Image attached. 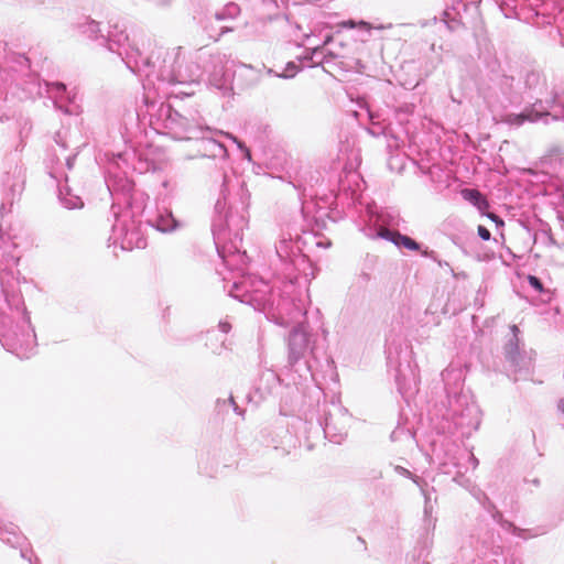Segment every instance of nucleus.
I'll return each mask as SVG.
<instances>
[{
	"mask_svg": "<svg viewBox=\"0 0 564 564\" xmlns=\"http://www.w3.org/2000/svg\"><path fill=\"white\" fill-rule=\"evenodd\" d=\"M540 117L539 113H509L503 118V121L511 126H521L524 121H535Z\"/></svg>",
	"mask_w": 564,
	"mask_h": 564,
	"instance_id": "obj_15",
	"label": "nucleus"
},
{
	"mask_svg": "<svg viewBox=\"0 0 564 564\" xmlns=\"http://www.w3.org/2000/svg\"><path fill=\"white\" fill-rule=\"evenodd\" d=\"M477 231L482 240H489L491 237L490 231L485 226L479 225Z\"/></svg>",
	"mask_w": 564,
	"mask_h": 564,
	"instance_id": "obj_24",
	"label": "nucleus"
},
{
	"mask_svg": "<svg viewBox=\"0 0 564 564\" xmlns=\"http://www.w3.org/2000/svg\"><path fill=\"white\" fill-rule=\"evenodd\" d=\"M462 196L464 199L475 205L480 212H485L489 208L488 200L478 189L465 188L462 191Z\"/></svg>",
	"mask_w": 564,
	"mask_h": 564,
	"instance_id": "obj_12",
	"label": "nucleus"
},
{
	"mask_svg": "<svg viewBox=\"0 0 564 564\" xmlns=\"http://www.w3.org/2000/svg\"><path fill=\"white\" fill-rule=\"evenodd\" d=\"M155 120L161 132L174 140L205 139V131L208 130L199 122L191 123L167 104L160 105Z\"/></svg>",
	"mask_w": 564,
	"mask_h": 564,
	"instance_id": "obj_5",
	"label": "nucleus"
},
{
	"mask_svg": "<svg viewBox=\"0 0 564 564\" xmlns=\"http://www.w3.org/2000/svg\"><path fill=\"white\" fill-rule=\"evenodd\" d=\"M333 41V35H327L322 47L328 45Z\"/></svg>",
	"mask_w": 564,
	"mask_h": 564,
	"instance_id": "obj_28",
	"label": "nucleus"
},
{
	"mask_svg": "<svg viewBox=\"0 0 564 564\" xmlns=\"http://www.w3.org/2000/svg\"><path fill=\"white\" fill-rule=\"evenodd\" d=\"M74 160H75V156H69L66 159V165L68 167V170H70L73 167V164H74Z\"/></svg>",
	"mask_w": 564,
	"mask_h": 564,
	"instance_id": "obj_27",
	"label": "nucleus"
},
{
	"mask_svg": "<svg viewBox=\"0 0 564 564\" xmlns=\"http://www.w3.org/2000/svg\"><path fill=\"white\" fill-rule=\"evenodd\" d=\"M218 330L220 333H223L224 335L228 334L231 329V324L228 322V319H221L219 323H218Z\"/></svg>",
	"mask_w": 564,
	"mask_h": 564,
	"instance_id": "obj_23",
	"label": "nucleus"
},
{
	"mask_svg": "<svg viewBox=\"0 0 564 564\" xmlns=\"http://www.w3.org/2000/svg\"><path fill=\"white\" fill-rule=\"evenodd\" d=\"M47 91L57 100L63 98V94L66 93V87L62 83H53L48 85Z\"/></svg>",
	"mask_w": 564,
	"mask_h": 564,
	"instance_id": "obj_19",
	"label": "nucleus"
},
{
	"mask_svg": "<svg viewBox=\"0 0 564 564\" xmlns=\"http://www.w3.org/2000/svg\"><path fill=\"white\" fill-rule=\"evenodd\" d=\"M147 221L161 232H172L181 227L180 221L174 218L172 212L167 208L159 209Z\"/></svg>",
	"mask_w": 564,
	"mask_h": 564,
	"instance_id": "obj_9",
	"label": "nucleus"
},
{
	"mask_svg": "<svg viewBox=\"0 0 564 564\" xmlns=\"http://www.w3.org/2000/svg\"><path fill=\"white\" fill-rule=\"evenodd\" d=\"M528 281H529V284L534 288L536 291L539 292H542L543 291V284L542 282L540 281V279H538L536 276L534 275H529L528 276Z\"/></svg>",
	"mask_w": 564,
	"mask_h": 564,
	"instance_id": "obj_21",
	"label": "nucleus"
},
{
	"mask_svg": "<svg viewBox=\"0 0 564 564\" xmlns=\"http://www.w3.org/2000/svg\"><path fill=\"white\" fill-rule=\"evenodd\" d=\"M206 346L212 350L213 354L218 356L224 355L229 349L227 339H218L214 329L208 332Z\"/></svg>",
	"mask_w": 564,
	"mask_h": 564,
	"instance_id": "obj_13",
	"label": "nucleus"
},
{
	"mask_svg": "<svg viewBox=\"0 0 564 564\" xmlns=\"http://www.w3.org/2000/svg\"><path fill=\"white\" fill-rule=\"evenodd\" d=\"M0 539L11 546H18L21 544L22 536L18 532V529L14 525L9 527H0Z\"/></svg>",
	"mask_w": 564,
	"mask_h": 564,
	"instance_id": "obj_14",
	"label": "nucleus"
},
{
	"mask_svg": "<svg viewBox=\"0 0 564 564\" xmlns=\"http://www.w3.org/2000/svg\"><path fill=\"white\" fill-rule=\"evenodd\" d=\"M162 187L165 189L166 194H173L176 191V183L171 180H164Z\"/></svg>",
	"mask_w": 564,
	"mask_h": 564,
	"instance_id": "obj_22",
	"label": "nucleus"
},
{
	"mask_svg": "<svg viewBox=\"0 0 564 564\" xmlns=\"http://www.w3.org/2000/svg\"><path fill=\"white\" fill-rule=\"evenodd\" d=\"M489 218H491L492 220H497L498 219V217L495 214H489Z\"/></svg>",
	"mask_w": 564,
	"mask_h": 564,
	"instance_id": "obj_30",
	"label": "nucleus"
},
{
	"mask_svg": "<svg viewBox=\"0 0 564 564\" xmlns=\"http://www.w3.org/2000/svg\"><path fill=\"white\" fill-rule=\"evenodd\" d=\"M107 187L108 189L110 191V193H117L119 191H122V192H130L131 188H132V185L128 182V181H123V183L121 185L117 184L115 181H112L111 178H108L107 180Z\"/></svg>",
	"mask_w": 564,
	"mask_h": 564,
	"instance_id": "obj_18",
	"label": "nucleus"
},
{
	"mask_svg": "<svg viewBox=\"0 0 564 564\" xmlns=\"http://www.w3.org/2000/svg\"><path fill=\"white\" fill-rule=\"evenodd\" d=\"M79 31L89 39L100 41L109 52L117 54L132 73H141L149 68L150 61L141 58V51L138 44L129 37L126 30L118 23L109 24L107 33L104 34L100 23L84 18L78 23Z\"/></svg>",
	"mask_w": 564,
	"mask_h": 564,
	"instance_id": "obj_3",
	"label": "nucleus"
},
{
	"mask_svg": "<svg viewBox=\"0 0 564 564\" xmlns=\"http://www.w3.org/2000/svg\"><path fill=\"white\" fill-rule=\"evenodd\" d=\"M112 212L116 216V221L112 226V232L109 238L112 243L119 245L122 250L142 249L147 246V239L138 225L129 213L118 215L115 205Z\"/></svg>",
	"mask_w": 564,
	"mask_h": 564,
	"instance_id": "obj_6",
	"label": "nucleus"
},
{
	"mask_svg": "<svg viewBox=\"0 0 564 564\" xmlns=\"http://www.w3.org/2000/svg\"><path fill=\"white\" fill-rule=\"evenodd\" d=\"M10 315L0 312V341L2 346L17 357L30 358L36 347V335L24 301L20 293L9 294L3 290Z\"/></svg>",
	"mask_w": 564,
	"mask_h": 564,
	"instance_id": "obj_2",
	"label": "nucleus"
},
{
	"mask_svg": "<svg viewBox=\"0 0 564 564\" xmlns=\"http://www.w3.org/2000/svg\"><path fill=\"white\" fill-rule=\"evenodd\" d=\"M225 209V200L218 199L215 204L216 216L212 223V231L218 253L228 269V274L224 276V290L230 297L245 303L247 295V250L243 234L239 229H234L238 218L234 215H223Z\"/></svg>",
	"mask_w": 564,
	"mask_h": 564,
	"instance_id": "obj_1",
	"label": "nucleus"
},
{
	"mask_svg": "<svg viewBox=\"0 0 564 564\" xmlns=\"http://www.w3.org/2000/svg\"><path fill=\"white\" fill-rule=\"evenodd\" d=\"M141 58L150 61L149 68L138 73L140 76L144 75L148 80L155 73V68H158L160 80L167 84L195 83L200 76L199 66L194 62L185 59L184 51L181 46L171 50L159 47L155 61H152V57L143 56L141 52Z\"/></svg>",
	"mask_w": 564,
	"mask_h": 564,
	"instance_id": "obj_4",
	"label": "nucleus"
},
{
	"mask_svg": "<svg viewBox=\"0 0 564 564\" xmlns=\"http://www.w3.org/2000/svg\"><path fill=\"white\" fill-rule=\"evenodd\" d=\"M213 416L217 422L242 423L245 421V410L236 403L232 395L218 398L215 401Z\"/></svg>",
	"mask_w": 564,
	"mask_h": 564,
	"instance_id": "obj_7",
	"label": "nucleus"
},
{
	"mask_svg": "<svg viewBox=\"0 0 564 564\" xmlns=\"http://www.w3.org/2000/svg\"><path fill=\"white\" fill-rule=\"evenodd\" d=\"M395 246L403 247L405 249L414 250V251L419 250V248H420L419 243L415 240H413L412 238H410L408 236H403L400 232L397 236Z\"/></svg>",
	"mask_w": 564,
	"mask_h": 564,
	"instance_id": "obj_16",
	"label": "nucleus"
},
{
	"mask_svg": "<svg viewBox=\"0 0 564 564\" xmlns=\"http://www.w3.org/2000/svg\"><path fill=\"white\" fill-rule=\"evenodd\" d=\"M0 248L4 251L0 256V269L10 270L19 264L20 256L17 252V245L11 241H2Z\"/></svg>",
	"mask_w": 564,
	"mask_h": 564,
	"instance_id": "obj_10",
	"label": "nucleus"
},
{
	"mask_svg": "<svg viewBox=\"0 0 564 564\" xmlns=\"http://www.w3.org/2000/svg\"><path fill=\"white\" fill-rule=\"evenodd\" d=\"M58 198L62 205L67 209L80 208L84 205L82 198L73 194L66 184L59 185Z\"/></svg>",
	"mask_w": 564,
	"mask_h": 564,
	"instance_id": "obj_11",
	"label": "nucleus"
},
{
	"mask_svg": "<svg viewBox=\"0 0 564 564\" xmlns=\"http://www.w3.org/2000/svg\"><path fill=\"white\" fill-rule=\"evenodd\" d=\"M558 409L564 413V399L560 400Z\"/></svg>",
	"mask_w": 564,
	"mask_h": 564,
	"instance_id": "obj_29",
	"label": "nucleus"
},
{
	"mask_svg": "<svg viewBox=\"0 0 564 564\" xmlns=\"http://www.w3.org/2000/svg\"><path fill=\"white\" fill-rule=\"evenodd\" d=\"M208 147L210 155L214 158H225L227 155V149L221 142L210 139L208 140Z\"/></svg>",
	"mask_w": 564,
	"mask_h": 564,
	"instance_id": "obj_17",
	"label": "nucleus"
},
{
	"mask_svg": "<svg viewBox=\"0 0 564 564\" xmlns=\"http://www.w3.org/2000/svg\"><path fill=\"white\" fill-rule=\"evenodd\" d=\"M227 138H229L234 143H236L238 145L239 149H242L243 148V144L241 142H238L237 139L235 137H231L229 134H226Z\"/></svg>",
	"mask_w": 564,
	"mask_h": 564,
	"instance_id": "obj_26",
	"label": "nucleus"
},
{
	"mask_svg": "<svg viewBox=\"0 0 564 564\" xmlns=\"http://www.w3.org/2000/svg\"><path fill=\"white\" fill-rule=\"evenodd\" d=\"M239 13H240V8L238 7V4H236L234 2L227 3L223 9L216 11L214 13L213 18H210V20H209V25L206 26L209 37L217 41L223 33L230 32L234 30L232 26H230L228 24H224L219 28L220 32L217 35H214L210 32L213 29H215L214 24H213V20L215 22H226V21L235 19L236 17L239 15Z\"/></svg>",
	"mask_w": 564,
	"mask_h": 564,
	"instance_id": "obj_8",
	"label": "nucleus"
},
{
	"mask_svg": "<svg viewBox=\"0 0 564 564\" xmlns=\"http://www.w3.org/2000/svg\"><path fill=\"white\" fill-rule=\"evenodd\" d=\"M399 235V231L390 230L386 227H381L378 231V236L382 239L389 240L395 245L397 236Z\"/></svg>",
	"mask_w": 564,
	"mask_h": 564,
	"instance_id": "obj_20",
	"label": "nucleus"
},
{
	"mask_svg": "<svg viewBox=\"0 0 564 564\" xmlns=\"http://www.w3.org/2000/svg\"><path fill=\"white\" fill-rule=\"evenodd\" d=\"M339 25L343 26V28H355L356 24H355L354 21L349 20V21H345V22L339 23Z\"/></svg>",
	"mask_w": 564,
	"mask_h": 564,
	"instance_id": "obj_25",
	"label": "nucleus"
}]
</instances>
